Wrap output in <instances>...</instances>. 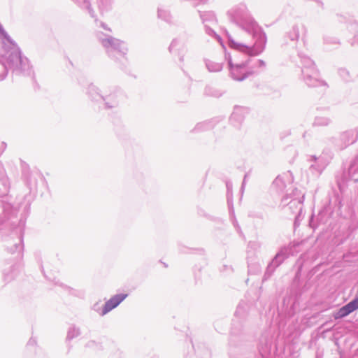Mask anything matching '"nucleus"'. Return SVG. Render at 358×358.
Instances as JSON below:
<instances>
[{
  "label": "nucleus",
  "mask_w": 358,
  "mask_h": 358,
  "mask_svg": "<svg viewBox=\"0 0 358 358\" xmlns=\"http://www.w3.org/2000/svg\"><path fill=\"white\" fill-rule=\"evenodd\" d=\"M309 171L315 176H319L327 166L329 162L324 155H312L308 159Z\"/></svg>",
  "instance_id": "f8f14e48"
},
{
  "label": "nucleus",
  "mask_w": 358,
  "mask_h": 358,
  "mask_svg": "<svg viewBox=\"0 0 358 358\" xmlns=\"http://www.w3.org/2000/svg\"><path fill=\"white\" fill-rule=\"evenodd\" d=\"M86 346L90 348L96 349L99 348V345L94 341H90Z\"/></svg>",
  "instance_id": "72a5a7b5"
},
{
  "label": "nucleus",
  "mask_w": 358,
  "mask_h": 358,
  "mask_svg": "<svg viewBox=\"0 0 358 358\" xmlns=\"http://www.w3.org/2000/svg\"><path fill=\"white\" fill-rule=\"evenodd\" d=\"M7 144L5 142H1L0 145V155L6 150Z\"/></svg>",
  "instance_id": "c9c22d12"
},
{
  "label": "nucleus",
  "mask_w": 358,
  "mask_h": 358,
  "mask_svg": "<svg viewBox=\"0 0 358 358\" xmlns=\"http://www.w3.org/2000/svg\"><path fill=\"white\" fill-rule=\"evenodd\" d=\"M97 38L110 57L117 59L126 55L127 48L124 41L102 32L97 34Z\"/></svg>",
  "instance_id": "0eeeda50"
},
{
  "label": "nucleus",
  "mask_w": 358,
  "mask_h": 358,
  "mask_svg": "<svg viewBox=\"0 0 358 358\" xmlns=\"http://www.w3.org/2000/svg\"><path fill=\"white\" fill-rule=\"evenodd\" d=\"M227 15L230 22L238 27L233 34L226 33L229 47L252 56L261 54L265 48L266 34L247 6L241 3L233 6L228 10Z\"/></svg>",
  "instance_id": "f257e3e1"
},
{
  "label": "nucleus",
  "mask_w": 358,
  "mask_h": 358,
  "mask_svg": "<svg viewBox=\"0 0 358 358\" xmlns=\"http://www.w3.org/2000/svg\"><path fill=\"white\" fill-rule=\"evenodd\" d=\"M340 76L346 81L348 80L350 74L349 72L345 69H340L339 71Z\"/></svg>",
  "instance_id": "473e14b6"
},
{
  "label": "nucleus",
  "mask_w": 358,
  "mask_h": 358,
  "mask_svg": "<svg viewBox=\"0 0 358 358\" xmlns=\"http://www.w3.org/2000/svg\"><path fill=\"white\" fill-rule=\"evenodd\" d=\"M0 181L3 185V189L0 193V196H3L6 195L9 192L10 183L8 177L6 174L1 176Z\"/></svg>",
  "instance_id": "4be33fe9"
},
{
  "label": "nucleus",
  "mask_w": 358,
  "mask_h": 358,
  "mask_svg": "<svg viewBox=\"0 0 358 358\" xmlns=\"http://www.w3.org/2000/svg\"><path fill=\"white\" fill-rule=\"evenodd\" d=\"M316 2H317L319 4H320L321 6H322V2L321 1V0H315Z\"/></svg>",
  "instance_id": "79ce46f5"
},
{
  "label": "nucleus",
  "mask_w": 358,
  "mask_h": 358,
  "mask_svg": "<svg viewBox=\"0 0 358 358\" xmlns=\"http://www.w3.org/2000/svg\"><path fill=\"white\" fill-rule=\"evenodd\" d=\"M185 48V41L180 37L175 38L171 42L169 46V51L171 54H175L179 56L180 62L184 60V50Z\"/></svg>",
  "instance_id": "2eb2a0df"
},
{
  "label": "nucleus",
  "mask_w": 358,
  "mask_h": 358,
  "mask_svg": "<svg viewBox=\"0 0 358 358\" xmlns=\"http://www.w3.org/2000/svg\"><path fill=\"white\" fill-rule=\"evenodd\" d=\"M248 245L250 248L253 249H258L260 248V244L257 242H250Z\"/></svg>",
  "instance_id": "f704fd0d"
},
{
  "label": "nucleus",
  "mask_w": 358,
  "mask_h": 358,
  "mask_svg": "<svg viewBox=\"0 0 358 358\" xmlns=\"http://www.w3.org/2000/svg\"><path fill=\"white\" fill-rule=\"evenodd\" d=\"M21 169H22V175L25 178L27 184L29 185L28 180H29V177L30 176L29 167L27 163L22 161L21 162Z\"/></svg>",
  "instance_id": "c756f323"
},
{
  "label": "nucleus",
  "mask_w": 358,
  "mask_h": 358,
  "mask_svg": "<svg viewBox=\"0 0 358 358\" xmlns=\"http://www.w3.org/2000/svg\"><path fill=\"white\" fill-rule=\"evenodd\" d=\"M266 63L262 59H255L251 58V63H250V67L253 71H255V73L256 72L255 69L257 67H265Z\"/></svg>",
  "instance_id": "7c9ffc66"
},
{
  "label": "nucleus",
  "mask_w": 358,
  "mask_h": 358,
  "mask_svg": "<svg viewBox=\"0 0 358 358\" xmlns=\"http://www.w3.org/2000/svg\"><path fill=\"white\" fill-rule=\"evenodd\" d=\"M157 17L167 23L172 22L173 17L170 11L164 7L158 8Z\"/></svg>",
  "instance_id": "aec40b11"
},
{
  "label": "nucleus",
  "mask_w": 358,
  "mask_h": 358,
  "mask_svg": "<svg viewBox=\"0 0 358 358\" xmlns=\"http://www.w3.org/2000/svg\"><path fill=\"white\" fill-rule=\"evenodd\" d=\"M306 30V28L302 24H296L292 27L289 31H287L284 38V46L289 45L287 40L290 41V45L292 48H296L299 38L301 32Z\"/></svg>",
  "instance_id": "ddd939ff"
},
{
  "label": "nucleus",
  "mask_w": 358,
  "mask_h": 358,
  "mask_svg": "<svg viewBox=\"0 0 358 358\" xmlns=\"http://www.w3.org/2000/svg\"><path fill=\"white\" fill-rule=\"evenodd\" d=\"M204 92H205V94L207 96H213V97H216V98L222 96V94H224V92L222 91L221 90H219V89H217V88H215V87H213L210 86L206 87L205 88Z\"/></svg>",
  "instance_id": "5701e85b"
},
{
  "label": "nucleus",
  "mask_w": 358,
  "mask_h": 358,
  "mask_svg": "<svg viewBox=\"0 0 358 358\" xmlns=\"http://www.w3.org/2000/svg\"><path fill=\"white\" fill-rule=\"evenodd\" d=\"M287 196L283 197L282 199V203L284 205H287L286 210H289L291 214L295 216L294 226L297 227L299 225L300 220H301L304 195H302V196L300 198H294L288 203H287Z\"/></svg>",
  "instance_id": "9d476101"
},
{
  "label": "nucleus",
  "mask_w": 358,
  "mask_h": 358,
  "mask_svg": "<svg viewBox=\"0 0 358 358\" xmlns=\"http://www.w3.org/2000/svg\"><path fill=\"white\" fill-rule=\"evenodd\" d=\"M76 3L83 9L88 10L89 14L92 17H94V12L91 8L90 0H75Z\"/></svg>",
  "instance_id": "cd10ccee"
},
{
  "label": "nucleus",
  "mask_w": 358,
  "mask_h": 358,
  "mask_svg": "<svg viewBox=\"0 0 358 358\" xmlns=\"http://www.w3.org/2000/svg\"><path fill=\"white\" fill-rule=\"evenodd\" d=\"M5 217L7 221H4L7 225L12 227L10 236L6 240L8 250L12 254H16L17 257H22L23 251L22 238L24 228V222L18 220L15 215L17 210L13 209L9 204L3 207Z\"/></svg>",
  "instance_id": "20e7f679"
},
{
  "label": "nucleus",
  "mask_w": 358,
  "mask_h": 358,
  "mask_svg": "<svg viewBox=\"0 0 358 358\" xmlns=\"http://www.w3.org/2000/svg\"><path fill=\"white\" fill-rule=\"evenodd\" d=\"M97 26H100L101 27H102L103 29H104L106 30L110 31V29L109 28H108L106 24L103 22H99V24H97Z\"/></svg>",
  "instance_id": "4c0bfd02"
},
{
  "label": "nucleus",
  "mask_w": 358,
  "mask_h": 358,
  "mask_svg": "<svg viewBox=\"0 0 358 358\" xmlns=\"http://www.w3.org/2000/svg\"><path fill=\"white\" fill-rule=\"evenodd\" d=\"M310 227H313V228L314 227L312 225V220H310Z\"/></svg>",
  "instance_id": "37998d69"
},
{
  "label": "nucleus",
  "mask_w": 358,
  "mask_h": 358,
  "mask_svg": "<svg viewBox=\"0 0 358 358\" xmlns=\"http://www.w3.org/2000/svg\"><path fill=\"white\" fill-rule=\"evenodd\" d=\"M273 187L276 189L277 192H283L286 187L285 182L281 176H278L273 181Z\"/></svg>",
  "instance_id": "b1692460"
},
{
  "label": "nucleus",
  "mask_w": 358,
  "mask_h": 358,
  "mask_svg": "<svg viewBox=\"0 0 358 358\" xmlns=\"http://www.w3.org/2000/svg\"><path fill=\"white\" fill-rule=\"evenodd\" d=\"M17 269L16 268V266H14L12 268V271H11V273L10 274H9L7 272L4 271V273H3L4 280L6 281H10L12 279H13L17 275Z\"/></svg>",
  "instance_id": "2f4dec72"
},
{
  "label": "nucleus",
  "mask_w": 358,
  "mask_h": 358,
  "mask_svg": "<svg viewBox=\"0 0 358 358\" xmlns=\"http://www.w3.org/2000/svg\"><path fill=\"white\" fill-rule=\"evenodd\" d=\"M301 63L302 79L308 87H319L326 85V83L319 78V72L314 62L302 52H298Z\"/></svg>",
  "instance_id": "423d86ee"
},
{
  "label": "nucleus",
  "mask_w": 358,
  "mask_h": 358,
  "mask_svg": "<svg viewBox=\"0 0 358 358\" xmlns=\"http://www.w3.org/2000/svg\"><path fill=\"white\" fill-rule=\"evenodd\" d=\"M358 309V296L334 314L335 320L343 318Z\"/></svg>",
  "instance_id": "dca6fc26"
},
{
  "label": "nucleus",
  "mask_w": 358,
  "mask_h": 358,
  "mask_svg": "<svg viewBox=\"0 0 358 358\" xmlns=\"http://www.w3.org/2000/svg\"><path fill=\"white\" fill-rule=\"evenodd\" d=\"M247 113V109L243 107H235L230 118V121L238 126L241 124L244 120L245 114Z\"/></svg>",
  "instance_id": "f3484780"
},
{
  "label": "nucleus",
  "mask_w": 358,
  "mask_h": 358,
  "mask_svg": "<svg viewBox=\"0 0 358 358\" xmlns=\"http://www.w3.org/2000/svg\"><path fill=\"white\" fill-rule=\"evenodd\" d=\"M226 186L227 189V194L229 195V194L231 193L232 185L230 182H227Z\"/></svg>",
  "instance_id": "e433bc0d"
},
{
  "label": "nucleus",
  "mask_w": 358,
  "mask_h": 358,
  "mask_svg": "<svg viewBox=\"0 0 358 358\" xmlns=\"http://www.w3.org/2000/svg\"><path fill=\"white\" fill-rule=\"evenodd\" d=\"M128 296L127 294L120 293L117 294L113 296L110 299H108L104 304L103 308L99 311V309L97 308L98 304L94 305V310L96 311L100 315L103 316L108 313L110 311L117 307Z\"/></svg>",
  "instance_id": "9b49d317"
},
{
  "label": "nucleus",
  "mask_w": 358,
  "mask_h": 358,
  "mask_svg": "<svg viewBox=\"0 0 358 358\" xmlns=\"http://www.w3.org/2000/svg\"><path fill=\"white\" fill-rule=\"evenodd\" d=\"M331 122V119L327 117L317 116L315 117L313 124L319 127H325L328 126Z\"/></svg>",
  "instance_id": "bb28decb"
},
{
  "label": "nucleus",
  "mask_w": 358,
  "mask_h": 358,
  "mask_svg": "<svg viewBox=\"0 0 358 358\" xmlns=\"http://www.w3.org/2000/svg\"><path fill=\"white\" fill-rule=\"evenodd\" d=\"M112 0H97L98 7L101 13L106 12L112 8Z\"/></svg>",
  "instance_id": "393cba45"
},
{
  "label": "nucleus",
  "mask_w": 358,
  "mask_h": 358,
  "mask_svg": "<svg viewBox=\"0 0 358 358\" xmlns=\"http://www.w3.org/2000/svg\"><path fill=\"white\" fill-rule=\"evenodd\" d=\"M85 94L92 103L105 110L116 109L124 99L123 92L118 87L109 84L99 87L90 83L85 89Z\"/></svg>",
  "instance_id": "7ed1b4c3"
},
{
  "label": "nucleus",
  "mask_w": 358,
  "mask_h": 358,
  "mask_svg": "<svg viewBox=\"0 0 358 358\" xmlns=\"http://www.w3.org/2000/svg\"><path fill=\"white\" fill-rule=\"evenodd\" d=\"M213 128V124L210 122L205 121L202 122H199L196 124L194 129L192 130V133H199L202 132Z\"/></svg>",
  "instance_id": "412c9836"
},
{
  "label": "nucleus",
  "mask_w": 358,
  "mask_h": 358,
  "mask_svg": "<svg viewBox=\"0 0 358 358\" xmlns=\"http://www.w3.org/2000/svg\"><path fill=\"white\" fill-rule=\"evenodd\" d=\"M298 245L299 244H294L292 246L284 247L280 249L268 265L264 273L263 280H266L272 275L275 269L279 266L290 254L292 255V247Z\"/></svg>",
  "instance_id": "6e6552de"
},
{
  "label": "nucleus",
  "mask_w": 358,
  "mask_h": 358,
  "mask_svg": "<svg viewBox=\"0 0 358 358\" xmlns=\"http://www.w3.org/2000/svg\"><path fill=\"white\" fill-rule=\"evenodd\" d=\"M35 343H36V341L33 338H31L28 342V345H34Z\"/></svg>",
  "instance_id": "ea45409f"
},
{
  "label": "nucleus",
  "mask_w": 358,
  "mask_h": 358,
  "mask_svg": "<svg viewBox=\"0 0 358 358\" xmlns=\"http://www.w3.org/2000/svg\"><path fill=\"white\" fill-rule=\"evenodd\" d=\"M348 172L351 177H353L357 173H358V155L350 164Z\"/></svg>",
  "instance_id": "c85d7f7f"
},
{
  "label": "nucleus",
  "mask_w": 358,
  "mask_h": 358,
  "mask_svg": "<svg viewBox=\"0 0 358 358\" xmlns=\"http://www.w3.org/2000/svg\"><path fill=\"white\" fill-rule=\"evenodd\" d=\"M248 267L249 274H257L261 271V266L259 262L255 261L253 257H248Z\"/></svg>",
  "instance_id": "6ab92c4d"
},
{
  "label": "nucleus",
  "mask_w": 358,
  "mask_h": 358,
  "mask_svg": "<svg viewBox=\"0 0 358 358\" xmlns=\"http://www.w3.org/2000/svg\"><path fill=\"white\" fill-rule=\"evenodd\" d=\"M246 177H247V176L245 175V178H244V179H243V181L242 188H243V187H244V185H245V180H246Z\"/></svg>",
  "instance_id": "a19ab883"
},
{
  "label": "nucleus",
  "mask_w": 358,
  "mask_h": 358,
  "mask_svg": "<svg viewBox=\"0 0 358 358\" xmlns=\"http://www.w3.org/2000/svg\"><path fill=\"white\" fill-rule=\"evenodd\" d=\"M199 16L201 19L205 27V32L208 36L215 38L220 44L224 47L222 39L216 32L210 27V26L216 25L217 20L216 15L213 11H199Z\"/></svg>",
  "instance_id": "1a4fd4ad"
},
{
  "label": "nucleus",
  "mask_w": 358,
  "mask_h": 358,
  "mask_svg": "<svg viewBox=\"0 0 358 358\" xmlns=\"http://www.w3.org/2000/svg\"><path fill=\"white\" fill-rule=\"evenodd\" d=\"M204 64L209 72L217 73L223 69V62H215L209 59H204Z\"/></svg>",
  "instance_id": "a211bd4d"
},
{
  "label": "nucleus",
  "mask_w": 358,
  "mask_h": 358,
  "mask_svg": "<svg viewBox=\"0 0 358 358\" xmlns=\"http://www.w3.org/2000/svg\"><path fill=\"white\" fill-rule=\"evenodd\" d=\"M357 139L358 132L356 130H348L341 134L337 140L336 145L341 150H343L348 145L356 142Z\"/></svg>",
  "instance_id": "4468645a"
},
{
  "label": "nucleus",
  "mask_w": 358,
  "mask_h": 358,
  "mask_svg": "<svg viewBox=\"0 0 358 358\" xmlns=\"http://www.w3.org/2000/svg\"><path fill=\"white\" fill-rule=\"evenodd\" d=\"M238 52L233 57H229L228 64L231 78L236 81H243L255 73L250 67L251 57L245 52Z\"/></svg>",
  "instance_id": "39448f33"
},
{
  "label": "nucleus",
  "mask_w": 358,
  "mask_h": 358,
  "mask_svg": "<svg viewBox=\"0 0 358 358\" xmlns=\"http://www.w3.org/2000/svg\"><path fill=\"white\" fill-rule=\"evenodd\" d=\"M0 37L3 39L2 47L0 48L1 58L0 69L3 71L0 73V81L5 80L8 69L17 74L30 75L31 66L28 59L22 56L20 48L5 31L1 24Z\"/></svg>",
  "instance_id": "f03ea898"
},
{
  "label": "nucleus",
  "mask_w": 358,
  "mask_h": 358,
  "mask_svg": "<svg viewBox=\"0 0 358 358\" xmlns=\"http://www.w3.org/2000/svg\"><path fill=\"white\" fill-rule=\"evenodd\" d=\"M80 334V329L79 327H76L75 325H72L69 327L67 332V340H72Z\"/></svg>",
  "instance_id": "a878e982"
},
{
  "label": "nucleus",
  "mask_w": 358,
  "mask_h": 358,
  "mask_svg": "<svg viewBox=\"0 0 358 358\" xmlns=\"http://www.w3.org/2000/svg\"><path fill=\"white\" fill-rule=\"evenodd\" d=\"M210 353L208 350H205L203 352V358H210Z\"/></svg>",
  "instance_id": "58836bf2"
}]
</instances>
